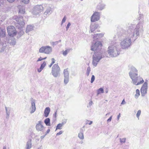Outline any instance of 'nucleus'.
<instances>
[{
	"mask_svg": "<svg viewBox=\"0 0 149 149\" xmlns=\"http://www.w3.org/2000/svg\"><path fill=\"white\" fill-rule=\"evenodd\" d=\"M143 25L142 22H139L136 26L134 24H130L127 27V31L122 29L120 33L118 32V36L124 37L122 39L120 43L122 49H128L131 45L132 40L133 38L134 41L137 37L139 36L140 33L143 31Z\"/></svg>",
	"mask_w": 149,
	"mask_h": 149,
	"instance_id": "f257e3e1",
	"label": "nucleus"
},
{
	"mask_svg": "<svg viewBox=\"0 0 149 149\" xmlns=\"http://www.w3.org/2000/svg\"><path fill=\"white\" fill-rule=\"evenodd\" d=\"M129 75L132 80L133 83L136 85L142 84L144 82L143 79L140 77H137V70L134 67H132L129 73Z\"/></svg>",
	"mask_w": 149,
	"mask_h": 149,
	"instance_id": "f03ea898",
	"label": "nucleus"
},
{
	"mask_svg": "<svg viewBox=\"0 0 149 149\" xmlns=\"http://www.w3.org/2000/svg\"><path fill=\"white\" fill-rule=\"evenodd\" d=\"M118 44L114 42L111 44L107 51L109 56L111 57H116L119 54L120 49L118 48Z\"/></svg>",
	"mask_w": 149,
	"mask_h": 149,
	"instance_id": "7ed1b4c3",
	"label": "nucleus"
},
{
	"mask_svg": "<svg viewBox=\"0 0 149 149\" xmlns=\"http://www.w3.org/2000/svg\"><path fill=\"white\" fill-rule=\"evenodd\" d=\"M105 54L104 52H102L101 51L94 52L93 57V65L96 66L98 63L102 58L105 56Z\"/></svg>",
	"mask_w": 149,
	"mask_h": 149,
	"instance_id": "20e7f679",
	"label": "nucleus"
},
{
	"mask_svg": "<svg viewBox=\"0 0 149 149\" xmlns=\"http://www.w3.org/2000/svg\"><path fill=\"white\" fill-rule=\"evenodd\" d=\"M13 19L16 21L15 23V26L17 28L21 30L24 27L25 24L23 17L20 16L18 18L17 16H15L13 17Z\"/></svg>",
	"mask_w": 149,
	"mask_h": 149,
	"instance_id": "39448f33",
	"label": "nucleus"
},
{
	"mask_svg": "<svg viewBox=\"0 0 149 149\" xmlns=\"http://www.w3.org/2000/svg\"><path fill=\"white\" fill-rule=\"evenodd\" d=\"M60 68L58 64H55L52 68L51 73L55 77H59L60 75Z\"/></svg>",
	"mask_w": 149,
	"mask_h": 149,
	"instance_id": "423d86ee",
	"label": "nucleus"
},
{
	"mask_svg": "<svg viewBox=\"0 0 149 149\" xmlns=\"http://www.w3.org/2000/svg\"><path fill=\"white\" fill-rule=\"evenodd\" d=\"M43 10V7L41 5H37L33 8L32 13L34 15H39V14Z\"/></svg>",
	"mask_w": 149,
	"mask_h": 149,
	"instance_id": "0eeeda50",
	"label": "nucleus"
},
{
	"mask_svg": "<svg viewBox=\"0 0 149 149\" xmlns=\"http://www.w3.org/2000/svg\"><path fill=\"white\" fill-rule=\"evenodd\" d=\"M102 47V44L100 41H95L94 44L91 46V49L94 52L100 51Z\"/></svg>",
	"mask_w": 149,
	"mask_h": 149,
	"instance_id": "6e6552de",
	"label": "nucleus"
},
{
	"mask_svg": "<svg viewBox=\"0 0 149 149\" xmlns=\"http://www.w3.org/2000/svg\"><path fill=\"white\" fill-rule=\"evenodd\" d=\"M52 52V48L49 46H43L40 48L39 50L40 53L49 54Z\"/></svg>",
	"mask_w": 149,
	"mask_h": 149,
	"instance_id": "1a4fd4ad",
	"label": "nucleus"
},
{
	"mask_svg": "<svg viewBox=\"0 0 149 149\" xmlns=\"http://www.w3.org/2000/svg\"><path fill=\"white\" fill-rule=\"evenodd\" d=\"M7 30L8 34L9 36L13 37L16 35V31L14 26H8Z\"/></svg>",
	"mask_w": 149,
	"mask_h": 149,
	"instance_id": "9d476101",
	"label": "nucleus"
},
{
	"mask_svg": "<svg viewBox=\"0 0 149 149\" xmlns=\"http://www.w3.org/2000/svg\"><path fill=\"white\" fill-rule=\"evenodd\" d=\"M100 13L95 12L91 17V22H94L99 20L100 19Z\"/></svg>",
	"mask_w": 149,
	"mask_h": 149,
	"instance_id": "9b49d317",
	"label": "nucleus"
},
{
	"mask_svg": "<svg viewBox=\"0 0 149 149\" xmlns=\"http://www.w3.org/2000/svg\"><path fill=\"white\" fill-rule=\"evenodd\" d=\"M43 123L41 121L38 122L36 124V130L38 131H41L43 132L44 131L45 127L42 125Z\"/></svg>",
	"mask_w": 149,
	"mask_h": 149,
	"instance_id": "f8f14e48",
	"label": "nucleus"
},
{
	"mask_svg": "<svg viewBox=\"0 0 149 149\" xmlns=\"http://www.w3.org/2000/svg\"><path fill=\"white\" fill-rule=\"evenodd\" d=\"M147 88L148 83L146 82H145L141 89V92L142 96H144L147 93Z\"/></svg>",
	"mask_w": 149,
	"mask_h": 149,
	"instance_id": "ddd939ff",
	"label": "nucleus"
},
{
	"mask_svg": "<svg viewBox=\"0 0 149 149\" xmlns=\"http://www.w3.org/2000/svg\"><path fill=\"white\" fill-rule=\"evenodd\" d=\"M63 73L64 77V82L65 84H66L69 81V72L68 69H64Z\"/></svg>",
	"mask_w": 149,
	"mask_h": 149,
	"instance_id": "4468645a",
	"label": "nucleus"
},
{
	"mask_svg": "<svg viewBox=\"0 0 149 149\" xmlns=\"http://www.w3.org/2000/svg\"><path fill=\"white\" fill-rule=\"evenodd\" d=\"M8 47L6 43H3L2 42L0 43V52H6L8 50Z\"/></svg>",
	"mask_w": 149,
	"mask_h": 149,
	"instance_id": "2eb2a0df",
	"label": "nucleus"
},
{
	"mask_svg": "<svg viewBox=\"0 0 149 149\" xmlns=\"http://www.w3.org/2000/svg\"><path fill=\"white\" fill-rule=\"evenodd\" d=\"M32 99L31 102V107L30 108V113L31 114L33 113L36 110L35 100H33Z\"/></svg>",
	"mask_w": 149,
	"mask_h": 149,
	"instance_id": "dca6fc26",
	"label": "nucleus"
},
{
	"mask_svg": "<svg viewBox=\"0 0 149 149\" xmlns=\"http://www.w3.org/2000/svg\"><path fill=\"white\" fill-rule=\"evenodd\" d=\"M6 110V118H8L9 117V116L11 111V108L10 107H7L6 106L5 107Z\"/></svg>",
	"mask_w": 149,
	"mask_h": 149,
	"instance_id": "f3484780",
	"label": "nucleus"
},
{
	"mask_svg": "<svg viewBox=\"0 0 149 149\" xmlns=\"http://www.w3.org/2000/svg\"><path fill=\"white\" fill-rule=\"evenodd\" d=\"M50 109L49 107H47L45 108L44 112V116L45 117H47L49 113Z\"/></svg>",
	"mask_w": 149,
	"mask_h": 149,
	"instance_id": "a211bd4d",
	"label": "nucleus"
},
{
	"mask_svg": "<svg viewBox=\"0 0 149 149\" xmlns=\"http://www.w3.org/2000/svg\"><path fill=\"white\" fill-rule=\"evenodd\" d=\"M46 65V63L44 61L41 65L40 68L38 69V71L39 72H41L43 68L45 67Z\"/></svg>",
	"mask_w": 149,
	"mask_h": 149,
	"instance_id": "6ab92c4d",
	"label": "nucleus"
},
{
	"mask_svg": "<svg viewBox=\"0 0 149 149\" xmlns=\"http://www.w3.org/2000/svg\"><path fill=\"white\" fill-rule=\"evenodd\" d=\"M33 26L31 25H27L26 29V33L31 31L33 29Z\"/></svg>",
	"mask_w": 149,
	"mask_h": 149,
	"instance_id": "aec40b11",
	"label": "nucleus"
},
{
	"mask_svg": "<svg viewBox=\"0 0 149 149\" xmlns=\"http://www.w3.org/2000/svg\"><path fill=\"white\" fill-rule=\"evenodd\" d=\"M32 147L31 140L30 139L27 142L26 146V149H30Z\"/></svg>",
	"mask_w": 149,
	"mask_h": 149,
	"instance_id": "412c9836",
	"label": "nucleus"
},
{
	"mask_svg": "<svg viewBox=\"0 0 149 149\" xmlns=\"http://www.w3.org/2000/svg\"><path fill=\"white\" fill-rule=\"evenodd\" d=\"M103 36V34L102 33L94 34L93 37L94 40H95L96 39H98V38H101Z\"/></svg>",
	"mask_w": 149,
	"mask_h": 149,
	"instance_id": "4be33fe9",
	"label": "nucleus"
},
{
	"mask_svg": "<svg viewBox=\"0 0 149 149\" xmlns=\"http://www.w3.org/2000/svg\"><path fill=\"white\" fill-rule=\"evenodd\" d=\"M19 9V13L22 14H24L25 13V9L23 6L19 5L18 7Z\"/></svg>",
	"mask_w": 149,
	"mask_h": 149,
	"instance_id": "5701e85b",
	"label": "nucleus"
},
{
	"mask_svg": "<svg viewBox=\"0 0 149 149\" xmlns=\"http://www.w3.org/2000/svg\"><path fill=\"white\" fill-rule=\"evenodd\" d=\"M5 36V30L0 28V37H3Z\"/></svg>",
	"mask_w": 149,
	"mask_h": 149,
	"instance_id": "b1692460",
	"label": "nucleus"
},
{
	"mask_svg": "<svg viewBox=\"0 0 149 149\" xmlns=\"http://www.w3.org/2000/svg\"><path fill=\"white\" fill-rule=\"evenodd\" d=\"M98 26V25L97 24L94 25H91L90 27V32H93L97 28Z\"/></svg>",
	"mask_w": 149,
	"mask_h": 149,
	"instance_id": "393cba45",
	"label": "nucleus"
},
{
	"mask_svg": "<svg viewBox=\"0 0 149 149\" xmlns=\"http://www.w3.org/2000/svg\"><path fill=\"white\" fill-rule=\"evenodd\" d=\"M52 12V11L51 8L50 7H49L47 8L46 11L44 13V14L48 16L50 15Z\"/></svg>",
	"mask_w": 149,
	"mask_h": 149,
	"instance_id": "a878e982",
	"label": "nucleus"
},
{
	"mask_svg": "<svg viewBox=\"0 0 149 149\" xmlns=\"http://www.w3.org/2000/svg\"><path fill=\"white\" fill-rule=\"evenodd\" d=\"M105 5L103 4L100 3L97 6V9L100 10H102L104 9Z\"/></svg>",
	"mask_w": 149,
	"mask_h": 149,
	"instance_id": "bb28decb",
	"label": "nucleus"
},
{
	"mask_svg": "<svg viewBox=\"0 0 149 149\" xmlns=\"http://www.w3.org/2000/svg\"><path fill=\"white\" fill-rule=\"evenodd\" d=\"M44 122L47 126H50V119L49 118L45 119L44 121Z\"/></svg>",
	"mask_w": 149,
	"mask_h": 149,
	"instance_id": "cd10ccee",
	"label": "nucleus"
},
{
	"mask_svg": "<svg viewBox=\"0 0 149 149\" xmlns=\"http://www.w3.org/2000/svg\"><path fill=\"white\" fill-rule=\"evenodd\" d=\"M104 93V91L103 88H100L97 90V96L100 94L101 93Z\"/></svg>",
	"mask_w": 149,
	"mask_h": 149,
	"instance_id": "c85d7f7f",
	"label": "nucleus"
},
{
	"mask_svg": "<svg viewBox=\"0 0 149 149\" xmlns=\"http://www.w3.org/2000/svg\"><path fill=\"white\" fill-rule=\"evenodd\" d=\"M78 137L81 139L83 140L84 139V137L82 131L80 132L78 135Z\"/></svg>",
	"mask_w": 149,
	"mask_h": 149,
	"instance_id": "c756f323",
	"label": "nucleus"
},
{
	"mask_svg": "<svg viewBox=\"0 0 149 149\" xmlns=\"http://www.w3.org/2000/svg\"><path fill=\"white\" fill-rule=\"evenodd\" d=\"M63 125V123H59L56 126V131L58 129H61Z\"/></svg>",
	"mask_w": 149,
	"mask_h": 149,
	"instance_id": "7c9ffc66",
	"label": "nucleus"
},
{
	"mask_svg": "<svg viewBox=\"0 0 149 149\" xmlns=\"http://www.w3.org/2000/svg\"><path fill=\"white\" fill-rule=\"evenodd\" d=\"M140 95V91L139 90L137 89L136 90V94L135 95V97L136 99L138 98L139 96Z\"/></svg>",
	"mask_w": 149,
	"mask_h": 149,
	"instance_id": "2f4dec72",
	"label": "nucleus"
},
{
	"mask_svg": "<svg viewBox=\"0 0 149 149\" xmlns=\"http://www.w3.org/2000/svg\"><path fill=\"white\" fill-rule=\"evenodd\" d=\"M141 111L140 110H139L136 114V117L138 118V119H139V116L141 115Z\"/></svg>",
	"mask_w": 149,
	"mask_h": 149,
	"instance_id": "473e14b6",
	"label": "nucleus"
},
{
	"mask_svg": "<svg viewBox=\"0 0 149 149\" xmlns=\"http://www.w3.org/2000/svg\"><path fill=\"white\" fill-rule=\"evenodd\" d=\"M90 71H91L90 67H88V68H87L86 73L87 75L88 76V75H89V74L90 72Z\"/></svg>",
	"mask_w": 149,
	"mask_h": 149,
	"instance_id": "72a5a7b5",
	"label": "nucleus"
},
{
	"mask_svg": "<svg viewBox=\"0 0 149 149\" xmlns=\"http://www.w3.org/2000/svg\"><path fill=\"white\" fill-rule=\"evenodd\" d=\"M126 138H120V141L121 143H124L126 141Z\"/></svg>",
	"mask_w": 149,
	"mask_h": 149,
	"instance_id": "f704fd0d",
	"label": "nucleus"
},
{
	"mask_svg": "<svg viewBox=\"0 0 149 149\" xmlns=\"http://www.w3.org/2000/svg\"><path fill=\"white\" fill-rule=\"evenodd\" d=\"M69 52V50L68 49L66 50L65 51L63 52V54L65 56Z\"/></svg>",
	"mask_w": 149,
	"mask_h": 149,
	"instance_id": "c9c22d12",
	"label": "nucleus"
},
{
	"mask_svg": "<svg viewBox=\"0 0 149 149\" xmlns=\"http://www.w3.org/2000/svg\"><path fill=\"white\" fill-rule=\"evenodd\" d=\"M95 79V77L94 75H92L91 78V83H92L94 81Z\"/></svg>",
	"mask_w": 149,
	"mask_h": 149,
	"instance_id": "e433bc0d",
	"label": "nucleus"
},
{
	"mask_svg": "<svg viewBox=\"0 0 149 149\" xmlns=\"http://www.w3.org/2000/svg\"><path fill=\"white\" fill-rule=\"evenodd\" d=\"M51 44L53 46H54L57 45L58 44V42H50Z\"/></svg>",
	"mask_w": 149,
	"mask_h": 149,
	"instance_id": "4c0bfd02",
	"label": "nucleus"
},
{
	"mask_svg": "<svg viewBox=\"0 0 149 149\" xmlns=\"http://www.w3.org/2000/svg\"><path fill=\"white\" fill-rule=\"evenodd\" d=\"M22 3L25 4H27L29 2V0H21Z\"/></svg>",
	"mask_w": 149,
	"mask_h": 149,
	"instance_id": "58836bf2",
	"label": "nucleus"
},
{
	"mask_svg": "<svg viewBox=\"0 0 149 149\" xmlns=\"http://www.w3.org/2000/svg\"><path fill=\"white\" fill-rule=\"evenodd\" d=\"M10 43L11 45H14L16 44V42L14 40H12Z\"/></svg>",
	"mask_w": 149,
	"mask_h": 149,
	"instance_id": "ea45409f",
	"label": "nucleus"
},
{
	"mask_svg": "<svg viewBox=\"0 0 149 149\" xmlns=\"http://www.w3.org/2000/svg\"><path fill=\"white\" fill-rule=\"evenodd\" d=\"M66 16H65L63 18L62 20V21L61 25H62L65 22V21L66 20Z\"/></svg>",
	"mask_w": 149,
	"mask_h": 149,
	"instance_id": "a19ab883",
	"label": "nucleus"
},
{
	"mask_svg": "<svg viewBox=\"0 0 149 149\" xmlns=\"http://www.w3.org/2000/svg\"><path fill=\"white\" fill-rule=\"evenodd\" d=\"M20 30V31L19 32L18 34L20 35V36H21L24 33V32L22 30V29H21V30Z\"/></svg>",
	"mask_w": 149,
	"mask_h": 149,
	"instance_id": "79ce46f5",
	"label": "nucleus"
},
{
	"mask_svg": "<svg viewBox=\"0 0 149 149\" xmlns=\"http://www.w3.org/2000/svg\"><path fill=\"white\" fill-rule=\"evenodd\" d=\"M89 120H86V124H89V125H91L93 123V121H90L89 123H88V122H89Z\"/></svg>",
	"mask_w": 149,
	"mask_h": 149,
	"instance_id": "37998d69",
	"label": "nucleus"
},
{
	"mask_svg": "<svg viewBox=\"0 0 149 149\" xmlns=\"http://www.w3.org/2000/svg\"><path fill=\"white\" fill-rule=\"evenodd\" d=\"M71 25V24L70 22H69L67 25V26L66 27V30L67 31L68 29V28H69L70 27V26Z\"/></svg>",
	"mask_w": 149,
	"mask_h": 149,
	"instance_id": "c03bdc74",
	"label": "nucleus"
},
{
	"mask_svg": "<svg viewBox=\"0 0 149 149\" xmlns=\"http://www.w3.org/2000/svg\"><path fill=\"white\" fill-rule=\"evenodd\" d=\"M63 132L62 131H60L59 132L57 133L56 134V136L62 134Z\"/></svg>",
	"mask_w": 149,
	"mask_h": 149,
	"instance_id": "a18cd8bd",
	"label": "nucleus"
},
{
	"mask_svg": "<svg viewBox=\"0 0 149 149\" xmlns=\"http://www.w3.org/2000/svg\"><path fill=\"white\" fill-rule=\"evenodd\" d=\"M112 118V116H110L109 119H108L107 120L108 123L109 122L111 121Z\"/></svg>",
	"mask_w": 149,
	"mask_h": 149,
	"instance_id": "49530a36",
	"label": "nucleus"
},
{
	"mask_svg": "<svg viewBox=\"0 0 149 149\" xmlns=\"http://www.w3.org/2000/svg\"><path fill=\"white\" fill-rule=\"evenodd\" d=\"M52 60V63H51L53 64L55 62V60L54 59V58H52L51 59Z\"/></svg>",
	"mask_w": 149,
	"mask_h": 149,
	"instance_id": "de8ad7c7",
	"label": "nucleus"
},
{
	"mask_svg": "<svg viewBox=\"0 0 149 149\" xmlns=\"http://www.w3.org/2000/svg\"><path fill=\"white\" fill-rule=\"evenodd\" d=\"M63 122L61 123H63V125L65 124L67 122V120L66 119H64L63 120Z\"/></svg>",
	"mask_w": 149,
	"mask_h": 149,
	"instance_id": "09e8293b",
	"label": "nucleus"
},
{
	"mask_svg": "<svg viewBox=\"0 0 149 149\" xmlns=\"http://www.w3.org/2000/svg\"><path fill=\"white\" fill-rule=\"evenodd\" d=\"M42 60H42V58L41 57H40V58H38V60H37V62H38L39 61H42Z\"/></svg>",
	"mask_w": 149,
	"mask_h": 149,
	"instance_id": "8fccbe9b",
	"label": "nucleus"
},
{
	"mask_svg": "<svg viewBox=\"0 0 149 149\" xmlns=\"http://www.w3.org/2000/svg\"><path fill=\"white\" fill-rule=\"evenodd\" d=\"M50 132V130L49 129L47 130V131L45 133V135H46L47 134H48Z\"/></svg>",
	"mask_w": 149,
	"mask_h": 149,
	"instance_id": "3c124183",
	"label": "nucleus"
},
{
	"mask_svg": "<svg viewBox=\"0 0 149 149\" xmlns=\"http://www.w3.org/2000/svg\"><path fill=\"white\" fill-rule=\"evenodd\" d=\"M57 111H56L53 115V117H54L55 118H56L57 115Z\"/></svg>",
	"mask_w": 149,
	"mask_h": 149,
	"instance_id": "603ef678",
	"label": "nucleus"
},
{
	"mask_svg": "<svg viewBox=\"0 0 149 149\" xmlns=\"http://www.w3.org/2000/svg\"><path fill=\"white\" fill-rule=\"evenodd\" d=\"M126 104V102H125L124 99H123L121 103V104Z\"/></svg>",
	"mask_w": 149,
	"mask_h": 149,
	"instance_id": "864d4df0",
	"label": "nucleus"
},
{
	"mask_svg": "<svg viewBox=\"0 0 149 149\" xmlns=\"http://www.w3.org/2000/svg\"><path fill=\"white\" fill-rule=\"evenodd\" d=\"M45 134L44 135L42 136H40V138L41 139H42L46 136Z\"/></svg>",
	"mask_w": 149,
	"mask_h": 149,
	"instance_id": "5fc2aeb1",
	"label": "nucleus"
},
{
	"mask_svg": "<svg viewBox=\"0 0 149 149\" xmlns=\"http://www.w3.org/2000/svg\"><path fill=\"white\" fill-rule=\"evenodd\" d=\"M120 113H119V115H118V116H117V120H119V118H120Z\"/></svg>",
	"mask_w": 149,
	"mask_h": 149,
	"instance_id": "6e6d98bb",
	"label": "nucleus"
},
{
	"mask_svg": "<svg viewBox=\"0 0 149 149\" xmlns=\"http://www.w3.org/2000/svg\"><path fill=\"white\" fill-rule=\"evenodd\" d=\"M89 104L90 106H91L93 104V102L92 101H90L89 103Z\"/></svg>",
	"mask_w": 149,
	"mask_h": 149,
	"instance_id": "4d7b16f0",
	"label": "nucleus"
},
{
	"mask_svg": "<svg viewBox=\"0 0 149 149\" xmlns=\"http://www.w3.org/2000/svg\"><path fill=\"white\" fill-rule=\"evenodd\" d=\"M7 1L10 3H12L15 0H7Z\"/></svg>",
	"mask_w": 149,
	"mask_h": 149,
	"instance_id": "13d9d810",
	"label": "nucleus"
},
{
	"mask_svg": "<svg viewBox=\"0 0 149 149\" xmlns=\"http://www.w3.org/2000/svg\"><path fill=\"white\" fill-rule=\"evenodd\" d=\"M53 65V64L51 63V64L49 65V67L50 68Z\"/></svg>",
	"mask_w": 149,
	"mask_h": 149,
	"instance_id": "bf43d9fd",
	"label": "nucleus"
},
{
	"mask_svg": "<svg viewBox=\"0 0 149 149\" xmlns=\"http://www.w3.org/2000/svg\"><path fill=\"white\" fill-rule=\"evenodd\" d=\"M3 149H6V146H4L3 148Z\"/></svg>",
	"mask_w": 149,
	"mask_h": 149,
	"instance_id": "052dcab7",
	"label": "nucleus"
},
{
	"mask_svg": "<svg viewBox=\"0 0 149 149\" xmlns=\"http://www.w3.org/2000/svg\"><path fill=\"white\" fill-rule=\"evenodd\" d=\"M46 58H47L46 57H45L44 58H42V60H43L45 59H46Z\"/></svg>",
	"mask_w": 149,
	"mask_h": 149,
	"instance_id": "680f3d73",
	"label": "nucleus"
},
{
	"mask_svg": "<svg viewBox=\"0 0 149 149\" xmlns=\"http://www.w3.org/2000/svg\"><path fill=\"white\" fill-rule=\"evenodd\" d=\"M56 42H58H58H61V40H59L58 41H57Z\"/></svg>",
	"mask_w": 149,
	"mask_h": 149,
	"instance_id": "e2e57ef3",
	"label": "nucleus"
},
{
	"mask_svg": "<svg viewBox=\"0 0 149 149\" xmlns=\"http://www.w3.org/2000/svg\"><path fill=\"white\" fill-rule=\"evenodd\" d=\"M109 113H107V114H106V116H107V115H108V114H109Z\"/></svg>",
	"mask_w": 149,
	"mask_h": 149,
	"instance_id": "0e129e2a",
	"label": "nucleus"
},
{
	"mask_svg": "<svg viewBox=\"0 0 149 149\" xmlns=\"http://www.w3.org/2000/svg\"><path fill=\"white\" fill-rule=\"evenodd\" d=\"M106 93H108V91H106Z\"/></svg>",
	"mask_w": 149,
	"mask_h": 149,
	"instance_id": "69168bd1",
	"label": "nucleus"
},
{
	"mask_svg": "<svg viewBox=\"0 0 149 149\" xmlns=\"http://www.w3.org/2000/svg\"><path fill=\"white\" fill-rule=\"evenodd\" d=\"M81 1H82L83 0H80Z\"/></svg>",
	"mask_w": 149,
	"mask_h": 149,
	"instance_id": "338daca9",
	"label": "nucleus"
}]
</instances>
